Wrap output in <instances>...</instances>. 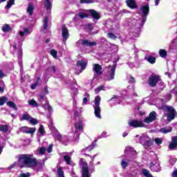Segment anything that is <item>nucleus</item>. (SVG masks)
<instances>
[{
	"instance_id": "obj_26",
	"label": "nucleus",
	"mask_w": 177,
	"mask_h": 177,
	"mask_svg": "<svg viewBox=\"0 0 177 177\" xmlns=\"http://www.w3.org/2000/svg\"><path fill=\"white\" fill-rule=\"evenodd\" d=\"M145 59H147V62L149 63H151V64H154V63H156V57L151 55H147Z\"/></svg>"
},
{
	"instance_id": "obj_57",
	"label": "nucleus",
	"mask_w": 177,
	"mask_h": 177,
	"mask_svg": "<svg viewBox=\"0 0 177 177\" xmlns=\"http://www.w3.org/2000/svg\"><path fill=\"white\" fill-rule=\"evenodd\" d=\"M39 133H41V135H44L45 133V131H44V126L43 125H40V127L39 128Z\"/></svg>"
},
{
	"instance_id": "obj_13",
	"label": "nucleus",
	"mask_w": 177,
	"mask_h": 177,
	"mask_svg": "<svg viewBox=\"0 0 177 177\" xmlns=\"http://www.w3.org/2000/svg\"><path fill=\"white\" fill-rule=\"evenodd\" d=\"M21 132H23L24 133H34L37 131V129L35 128H30L27 127H22L20 128Z\"/></svg>"
},
{
	"instance_id": "obj_3",
	"label": "nucleus",
	"mask_w": 177,
	"mask_h": 177,
	"mask_svg": "<svg viewBox=\"0 0 177 177\" xmlns=\"http://www.w3.org/2000/svg\"><path fill=\"white\" fill-rule=\"evenodd\" d=\"M78 108L76 109V110L74 112V116L73 118L75 121V131H77V132H80L82 131L84 129V124H82V118H81V113L78 112Z\"/></svg>"
},
{
	"instance_id": "obj_5",
	"label": "nucleus",
	"mask_w": 177,
	"mask_h": 177,
	"mask_svg": "<svg viewBox=\"0 0 177 177\" xmlns=\"http://www.w3.org/2000/svg\"><path fill=\"white\" fill-rule=\"evenodd\" d=\"M158 109L160 110H167L169 112L167 115L168 120H174L175 119V109L172 106H168L167 105H157Z\"/></svg>"
},
{
	"instance_id": "obj_15",
	"label": "nucleus",
	"mask_w": 177,
	"mask_h": 177,
	"mask_svg": "<svg viewBox=\"0 0 177 177\" xmlns=\"http://www.w3.org/2000/svg\"><path fill=\"white\" fill-rule=\"evenodd\" d=\"M86 64H88V62L84 59L77 62V66L79 68L80 67V73H82V71L86 68Z\"/></svg>"
},
{
	"instance_id": "obj_43",
	"label": "nucleus",
	"mask_w": 177,
	"mask_h": 177,
	"mask_svg": "<svg viewBox=\"0 0 177 177\" xmlns=\"http://www.w3.org/2000/svg\"><path fill=\"white\" fill-rule=\"evenodd\" d=\"M14 3H15V0H9L6 6V8L10 9V8H12V5H14Z\"/></svg>"
},
{
	"instance_id": "obj_14",
	"label": "nucleus",
	"mask_w": 177,
	"mask_h": 177,
	"mask_svg": "<svg viewBox=\"0 0 177 177\" xmlns=\"http://www.w3.org/2000/svg\"><path fill=\"white\" fill-rule=\"evenodd\" d=\"M102 66H100L99 64H95L93 66V71L97 75H102Z\"/></svg>"
},
{
	"instance_id": "obj_36",
	"label": "nucleus",
	"mask_w": 177,
	"mask_h": 177,
	"mask_svg": "<svg viewBox=\"0 0 177 177\" xmlns=\"http://www.w3.org/2000/svg\"><path fill=\"white\" fill-rule=\"evenodd\" d=\"M7 106H8L9 107H12L13 109H15V110H17V106L15 102L12 101L7 102Z\"/></svg>"
},
{
	"instance_id": "obj_64",
	"label": "nucleus",
	"mask_w": 177,
	"mask_h": 177,
	"mask_svg": "<svg viewBox=\"0 0 177 177\" xmlns=\"http://www.w3.org/2000/svg\"><path fill=\"white\" fill-rule=\"evenodd\" d=\"M16 167V162H14L11 165L9 166L8 169H12V168H15Z\"/></svg>"
},
{
	"instance_id": "obj_32",
	"label": "nucleus",
	"mask_w": 177,
	"mask_h": 177,
	"mask_svg": "<svg viewBox=\"0 0 177 177\" xmlns=\"http://www.w3.org/2000/svg\"><path fill=\"white\" fill-rule=\"evenodd\" d=\"M64 160L66 161L68 165H71V156L70 155H66L64 156Z\"/></svg>"
},
{
	"instance_id": "obj_19",
	"label": "nucleus",
	"mask_w": 177,
	"mask_h": 177,
	"mask_svg": "<svg viewBox=\"0 0 177 177\" xmlns=\"http://www.w3.org/2000/svg\"><path fill=\"white\" fill-rule=\"evenodd\" d=\"M82 45H84L85 46H96L97 44L95 41H91L84 39L82 41Z\"/></svg>"
},
{
	"instance_id": "obj_11",
	"label": "nucleus",
	"mask_w": 177,
	"mask_h": 177,
	"mask_svg": "<svg viewBox=\"0 0 177 177\" xmlns=\"http://www.w3.org/2000/svg\"><path fill=\"white\" fill-rule=\"evenodd\" d=\"M62 35L63 38V42L66 44V41L70 38V33L68 32V29L66 25L62 26Z\"/></svg>"
},
{
	"instance_id": "obj_60",
	"label": "nucleus",
	"mask_w": 177,
	"mask_h": 177,
	"mask_svg": "<svg viewBox=\"0 0 177 177\" xmlns=\"http://www.w3.org/2000/svg\"><path fill=\"white\" fill-rule=\"evenodd\" d=\"M19 177H30V173H22L19 174Z\"/></svg>"
},
{
	"instance_id": "obj_31",
	"label": "nucleus",
	"mask_w": 177,
	"mask_h": 177,
	"mask_svg": "<svg viewBox=\"0 0 177 177\" xmlns=\"http://www.w3.org/2000/svg\"><path fill=\"white\" fill-rule=\"evenodd\" d=\"M110 100L114 102V104H120L121 103V97L114 95Z\"/></svg>"
},
{
	"instance_id": "obj_46",
	"label": "nucleus",
	"mask_w": 177,
	"mask_h": 177,
	"mask_svg": "<svg viewBox=\"0 0 177 177\" xmlns=\"http://www.w3.org/2000/svg\"><path fill=\"white\" fill-rule=\"evenodd\" d=\"M30 106H32L33 107H37L38 106V104L35 101V100L32 99L28 102Z\"/></svg>"
},
{
	"instance_id": "obj_52",
	"label": "nucleus",
	"mask_w": 177,
	"mask_h": 177,
	"mask_svg": "<svg viewBox=\"0 0 177 177\" xmlns=\"http://www.w3.org/2000/svg\"><path fill=\"white\" fill-rule=\"evenodd\" d=\"M73 138H74L75 140L80 139V132L78 131H75Z\"/></svg>"
},
{
	"instance_id": "obj_10",
	"label": "nucleus",
	"mask_w": 177,
	"mask_h": 177,
	"mask_svg": "<svg viewBox=\"0 0 177 177\" xmlns=\"http://www.w3.org/2000/svg\"><path fill=\"white\" fill-rule=\"evenodd\" d=\"M156 120H157V113H156V111H152L149 113V117H147L144 120V122H145V124H150L151 122H153Z\"/></svg>"
},
{
	"instance_id": "obj_12",
	"label": "nucleus",
	"mask_w": 177,
	"mask_h": 177,
	"mask_svg": "<svg viewBox=\"0 0 177 177\" xmlns=\"http://www.w3.org/2000/svg\"><path fill=\"white\" fill-rule=\"evenodd\" d=\"M129 127H132L133 128H139L143 127L145 124L143 122L138 120H129Z\"/></svg>"
},
{
	"instance_id": "obj_18",
	"label": "nucleus",
	"mask_w": 177,
	"mask_h": 177,
	"mask_svg": "<svg viewBox=\"0 0 177 177\" xmlns=\"http://www.w3.org/2000/svg\"><path fill=\"white\" fill-rule=\"evenodd\" d=\"M127 5L130 8V9H136L138 8V5H136V2L135 0H127Z\"/></svg>"
},
{
	"instance_id": "obj_17",
	"label": "nucleus",
	"mask_w": 177,
	"mask_h": 177,
	"mask_svg": "<svg viewBox=\"0 0 177 177\" xmlns=\"http://www.w3.org/2000/svg\"><path fill=\"white\" fill-rule=\"evenodd\" d=\"M177 147V136L173 137L171 142L169 145L170 150H175Z\"/></svg>"
},
{
	"instance_id": "obj_20",
	"label": "nucleus",
	"mask_w": 177,
	"mask_h": 177,
	"mask_svg": "<svg viewBox=\"0 0 177 177\" xmlns=\"http://www.w3.org/2000/svg\"><path fill=\"white\" fill-rule=\"evenodd\" d=\"M150 169L153 171V172H160V170L161 169V167L158 163H156V165L151 164Z\"/></svg>"
},
{
	"instance_id": "obj_63",
	"label": "nucleus",
	"mask_w": 177,
	"mask_h": 177,
	"mask_svg": "<svg viewBox=\"0 0 177 177\" xmlns=\"http://www.w3.org/2000/svg\"><path fill=\"white\" fill-rule=\"evenodd\" d=\"M4 77H6V75L3 73V71L0 69V78H4Z\"/></svg>"
},
{
	"instance_id": "obj_22",
	"label": "nucleus",
	"mask_w": 177,
	"mask_h": 177,
	"mask_svg": "<svg viewBox=\"0 0 177 177\" xmlns=\"http://www.w3.org/2000/svg\"><path fill=\"white\" fill-rule=\"evenodd\" d=\"M90 13L92 17H93V19H95V20H99V19H100V15L99 14V12H96V10H90Z\"/></svg>"
},
{
	"instance_id": "obj_2",
	"label": "nucleus",
	"mask_w": 177,
	"mask_h": 177,
	"mask_svg": "<svg viewBox=\"0 0 177 177\" xmlns=\"http://www.w3.org/2000/svg\"><path fill=\"white\" fill-rule=\"evenodd\" d=\"M18 162L21 167L23 168L24 167H26V168H35V167H38V160L34 157L32 154H20L18 156Z\"/></svg>"
},
{
	"instance_id": "obj_29",
	"label": "nucleus",
	"mask_w": 177,
	"mask_h": 177,
	"mask_svg": "<svg viewBox=\"0 0 177 177\" xmlns=\"http://www.w3.org/2000/svg\"><path fill=\"white\" fill-rule=\"evenodd\" d=\"M1 30L3 32H9V31H12V28H10L8 24H6L2 27Z\"/></svg>"
},
{
	"instance_id": "obj_25",
	"label": "nucleus",
	"mask_w": 177,
	"mask_h": 177,
	"mask_svg": "<svg viewBox=\"0 0 177 177\" xmlns=\"http://www.w3.org/2000/svg\"><path fill=\"white\" fill-rule=\"evenodd\" d=\"M20 121H30L31 120V115L28 113H24L21 118H19Z\"/></svg>"
},
{
	"instance_id": "obj_44",
	"label": "nucleus",
	"mask_w": 177,
	"mask_h": 177,
	"mask_svg": "<svg viewBox=\"0 0 177 177\" xmlns=\"http://www.w3.org/2000/svg\"><path fill=\"white\" fill-rule=\"evenodd\" d=\"M50 55L54 57V59H57V51H56L55 49H52L50 51Z\"/></svg>"
},
{
	"instance_id": "obj_9",
	"label": "nucleus",
	"mask_w": 177,
	"mask_h": 177,
	"mask_svg": "<svg viewBox=\"0 0 177 177\" xmlns=\"http://www.w3.org/2000/svg\"><path fill=\"white\" fill-rule=\"evenodd\" d=\"M160 76L158 75H151L148 81V84L149 86L154 87L156 85H157V82H159L160 81Z\"/></svg>"
},
{
	"instance_id": "obj_58",
	"label": "nucleus",
	"mask_w": 177,
	"mask_h": 177,
	"mask_svg": "<svg viewBox=\"0 0 177 177\" xmlns=\"http://www.w3.org/2000/svg\"><path fill=\"white\" fill-rule=\"evenodd\" d=\"M111 48L114 49L115 52H118V46H117L115 44H111Z\"/></svg>"
},
{
	"instance_id": "obj_50",
	"label": "nucleus",
	"mask_w": 177,
	"mask_h": 177,
	"mask_svg": "<svg viewBox=\"0 0 177 177\" xmlns=\"http://www.w3.org/2000/svg\"><path fill=\"white\" fill-rule=\"evenodd\" d=\"M95 0H80V3H93Z\"/></svg>"
},
{
	"instance_id": "obj_40",
	"label": "nucleus",
	"mask_w": 177,
	"mask_h": 177,
	"mask_svg": "<svg viewBox=\"0 0 177 177\" xmlns=\"http://www.w3.org/2000/svg\"><path fill=\"white\" fill-rule=\"evenodd\" d=\"M44 5L47 10H49L52 8V3L50 0H45Z\"/></svg>"
},
{
	"instance_id": "obj_6",
	"label": "nucleus",
	"mask_w": 177,
	"mask_h": 177,
	"mask_svg": "<svg viewBox=\"0 0 177 177\" xmlns=\"http://www.w3.org/2000/svg\"><path fill=\"white\" fill-rule=\"evenodd\" d=\"M139 142L144 146L145 149H149L150 146H153L151 139L146 135H142L140 137Z\"/></svg>"
},
{
	"instance_id": "obj_48",
	"label": "nucleus",
	"mask_w": 177,
	"mask_h": 177,
	"mask_svg": "<svg viewBox=\"0 0 177 177\" xmlns=\"http://www.w3.org/2000/svg\"><path fill=\"white\" fill-rule=\"evenodd\" d=\"M0 131H1V132H8V126L1 125L0 126Z\"/></svg>"
},
{
	"instance_id": "obj_34",
	"label": "nucleus",
	"mask_w": 177,
	"mask_h": 177,
	"mask_svg": "<svg viewBox=\"0 0 177 177\" xmlns=\"http://www.w3.org/2000/svg\"><path fill=\"white\" fill-rule=\"evenodd\" d=\"M38 100L40 102V103H44L45 100H46V97L45 96L44 94H39L38 95Z\"/></svg>"
},
{
	"instance_id": "obj_61",
	"label": "nucleus",
	"mask_w": 177,
	"mask_h": 177,
	"mask_svg": "<svg viewBox=\"0 0 177 177\" xmlns=\"http://www.w3.org/2000/svg\"><path fill=\"white\" fill-rule=\"evenodd\" d=\"M52 149H53V145H50L47 148L48 153H52Z\"/></svg>"
},
{
	"instance_id": "obj_8",
	"label": "nucleus",
	"mask_w": 177,
	"mask_h": 177,
	"mask_svg": "<svg viewBox=\"0 0 177 177\" xmlns=\"http://www.w3.org/2000/svg\"><path fill=\"white\" fill-rule=\"evenodd\" d=\"M117 68V64H113L112 66L109 65L108 66V72L107 77L108 81H111V80H114V75H115V68Z\"/></svg>"
},
{
	"instance_id": "obj_1",
	"label": "nucleus",
	"mask_w": 177,
	"mask_h": 177,
	"mask_svg": "<svg viewBox=\"0 0 177 177\" xmlns=\"http://www.w3.org/2000/svg\"><path fill=\"white\" fill-rule=\"evenodd\" d=\"M140 10L142 13V19L136 20L133 19L132 20V30H134L132 31V34L135 38H138V37H139L140 28L143 27L145 23H146V20H147V16L149 15V12L150 11V8L149 7V5L142 6L140 8Z\"/></svg>"
},
{
	"instance_id": "obj_45",
	"label": "nucleus",
	"mask_w": 177,
	"mask_h": 177,
	"mask_svg": "<svg viewBox=\"0 0 177 177\" xmlns=\"http://www.w3.org/2000/svg\"><path fill=\"white\" fill-rule=\"evenodd\" d=\"M159 55L161 57H167V51L165 50H160Z\"/></svg>"
},
{
	"instance_id": "obj_24",
	"label": "nucleus",
	"mask_w": 177,
	"mask_h": 177,
	"mask_svg": "<svg viewBox=\"0 0 177 177\" xmlns=\"http://www.w3.org/2000/svg\"><path fill=\"white\" fill-rule=\"evenodd\" d=\"M96 142H97V140H95L91 145L84 149L83 151H91V150H93L95 147H96Z\"/></svg>"
},
{
	"instance_id": "obj_59",
	"label": "nucleus",
	"mask_w": 177,
	"mask_h": 177,
	"mask_svg": "<svg viewBox=\"0 0 177 177\" xmlns=\"http://www.w3.org/2000/svg\"><path fill=\"white\" fill-rule=\"evenodd\" d=\"M106 135H107V132H105V131L102 132L101 136H98V139H102V138H106L107 136Z\"/></svg>"
},
{
	"instance_id": "obj_49",
	"label": "nucleus",
	"mask_w": 177,
	"mask_h": 177,
	"mask_svg": "<svg viewBox=\"0 0 177 177\" xmlns=\"http://www.w3.org/2000/svg\"><path fill=\"white\" fill-rule=\"evenodd\" d=\"M155 142L156 143V145H158V146H160V145L162 143V138H156Z\"/></svg>"
},
{
	"instance_id": "obj_30",
	"label": "nucleus",
	"mask_w": 177,
	"mask_h": 177,
	"mask_svg": "<svg viewBox=\"0 0 177 177\" xmlns=\"http://www.w3.org/2000/svg\"><path fill=\"white\" fill-rule=\"evenodd\" d=\"M26 12L30 16H32V13L34 12V6H32V4H29Z\"/></svg>"
},
{
	"instance_id": "obj_4",
	"label": "nucleus",
	"mask_w": 177,
	"mask_h": 177,
	"mask_svg": "<svg viewBox=\"0 0 177 177\" xmlns=\"http://www.w3.org/2000/svg\"><path fill=\"white\" fill-rule=\"evenodd\" d=\"M102 100V98L100 96L97 95L95 97L94 100V105H93V109H94V114L97 118H99L101 120L102 118V115L100 113H102V109L100 108V102Z\"/></svg>"
},
{
	"instance_id": "obj_23",
	"label": "nucleus",
	"mask_w": 177,
	"mask_h": 177,
	"mask_svg": "<svg viewBox=\"0 0 177 177\" xmlns=\"http://www.w3.org/2000/svg\"><path fill=\"white\" fill-rule=\"evenodd\" d=\"M169 49L174 52V50H177V38L174 39L169 46Z\"/></svg>"
},
{
	"instance_id": "obj_39",
	"label": "nucleus",
	"mask_w": 177,
	"mask_h": 177,
	"mask_svg": "<svg viewBox=\"0 0 177 177\" xmlns=\"http://www.w3.org/2000/svg\"><path fill=\"white\" fill-rule=\"evenodd\" d=\"M40 81H41V77H37L35 83L33 84H31V86H30L31 89H35V88H37V86Z\"/></svg>"
},
{
	"instance_id": "obj_21",
	"label": "nucleus",
	"mask_w": 177,
	"mask_h": 177,
	"mask_svg": "<svg viewBox=\"0 0 177 177\" xmlns=\"http://www.w3.org/2000/svg\"><path fill=\"white\" fill-rule=\"evenodd\" d=\"M23 30L24 31H19V35L21 38H23L26 34H31V32H32V30L28 28H24Z\"/></svg>"
},
{
	"instance_id": "obj_38",
	"label": "nucleus",
	"mask_w": 177,
	"mask_h": 177,
	"mask_svg": "<svg viewBox=\"0 0 177 177\" xmlns=\"http://www.w3.org/2000/svg\"><path fill=\"white\" fill-rule=\"evenodd\" d=\"M8 102V97L5 96H2L0 97V106H3L5 103Z\"/></svg>"
},
{
	"instance_id": "obj_35",
	"label": "nucleus",
	"mask_w": 177,
	"mask_h": 177,
	"mask_svg": "<svg viewBox=\"0 0 177 177\" xmlns=\"http://www.w3.org/2000/svg\"><path fill=\"white\" fill-rule=\"evenodd\" d=\"M48 22H49V19L48 18V17H46L43 20L44 30H46V28H48Z\"/></svg>"
},
{
	"instance_id": "obj_56",
	"label": "nucleus",
	"mask_w": 177,
	"mask_h": 177,
	"mask_svg": "<svg viewBox=\"0 0 177 177\" xmlns=\"http://www.w3.org/2000/svg\"><path fill=\"white\" fill-rule=\"evenodd\" d=\"M85 156H86H86H88V157H91V164L92 165V164H93V161H95V157H96V154L95 155H94V156H89V155H88V154H85Z\"/></svg>"
},
{
	"instance_id": "obj_16",
	"label": "nucleus",
	"mask_w": 177,
	"mask_h": 177,
	"mask_svg": "<svg viewBox=\"0 0 177 177\" xmlns=\"http://www.w3.org/2000/svg\"><path fill=\"white\" fill-rule=\"evenodd\" d=\"M53 138L56 140H58L59 142H62L65 146H67V144L64 142L63 140H62V135H60V133H59V131L55 130V133L53 134Z\"/></svg>"
},
{
	"instance_id": "obj_28",
	"label": "nucleus",
	"mask_w": 177,
	"mask_h": 177,
	"mask_svg": "<svg viewBox=\"0 0 177 177\" xmlns=\"http://www.w3.org/2000/svg\"><path fill=\"white\" fill-rule=\"evenodd\" d=\"M42 106L44 107V109H45V110H48L49 113H51V111H53L52 106L49 105V102L48 101H46L45 104H42Z\"/></svg>"
},
{
	"instance_id": "obj_27",
	"label": "nucleus",
	"mask_w": 177,
	"mask_h": 177,
	"mask_svg": "<svg viewBox=\"0 0 177 177\" xmlns=\"http://www.w3.org/2000/svg\"><path fill=\"white\" fill-rule=\"evenodd\" d=\"M160 132H161V133H169V132H172V127H163L160 129Z\"/></svg>"
},
{
	"instance_id": "obj_47",
	"label": "nucleus",
	"mask_w": 177,
	"mask_h": 177,
	"mask_svg": "<svg viewBox=\"0 0 177 177\" xmlns=\"http://www.w3.org/2000/svg\"><path fill=\"white\" fill-rule=\"evenodd\" d=\"M108 38H110L111 39H116L117 36L113 32H109L107 34Z\"/></svg>"
},
{
	"instance_id": "obj_55",
	"label": "nucleus",
	"mask_w": 177,
	"mask_h": 177,
	"mask_svg": "<svg viewBox=\"0 0 177 177\" xmlns=\"http://www.w3.org/2000/svg\"><path fill=\"white\" fill-rule=\"evenodd\" d=\"M100 91H104V86H100L95 89V92H97V93H99Z\"/></svg>"
},
{
	"instance_id": "obj_42",
	"label": "nucleus",
	"mask_w": 177,
	"mask_h": 177,
	"mask_svg": "<svg viewBox=\"0 0 177 177\" xmlns=\"http://www.w3.org/2000/svg\"><path fill=\"white\" fill-rule=\"evenodd\" d=\"M30 124L32 125H37L38 124V120L35 118H33L32 117L30 118V120H29Z\"/></svg>"
},
{
	"instance_id": "obj_53",
	"label": "nucleus",
	"mask_w": 177,
	"mask_h": 177,
	"mask_svg": "<svg viewBox=\"0 0 177 177\" xmlns=\"http://www.w3.org/2000/svg\"><path fill=\"white\" fill-rule=\"evenodd\" d=\"M79 17H80V19H85V17H88V15L85 12H80Z\"/></svg>"
},
{
	"instance_id": "obj_7",
	"label": "nucleus",
	"mask_w": 177,
	"mask_h": 177,
	"mask_svg": "<svg viewBox=\"0 0 177 177\" xmlns=\"http://www.w3.org/2000/svg\"><path fill=\"white\" fill-rule=\"evenodd\" d=\"M80 165H82V177H91L89 176V169H88V163L85 162L84 158L80 160Z\"/></svg>"
},
{
	"instance_id": "obj_37",
	"label": "nucleus",
	"mask_w": 177,
	"mask_h": 177,
	"mask_svg": "<svg viewBox=\"0 0 177 177\" xmlns=\"http://www.w3.org/2000/svg\"><path fill=\"white\" fill-rule=\"evenodd\" d=\"M124 153H135L136 151L135 149L131 147H127L124 150Z\"/></svg>"
},
{
	"instance_id": "obj_51",
	"label": "nucleus",
	"mask_w": 177,
	"mask_h": 177,
	"mask_svg": "<svg viewBox=\"0 0 177 177\" xmlns=\"http://www.w3.org/2000/svg\"><path fill=\"white\" fill-rule=\"evenodd\" d=\"M121 167H122V168H123V169H125V168L128 167V162L124 160H122Z\"/></svg>"
},
{
	"instance_id": "obj_41",
	"label": "nucleus",
	"mask_w": 177,
	"mask_h": 177,
	"mask_svg": "<svg viewBox=\"0 0 177 177\" xmlns=\"http://www.w3.org/2000/svg\"><path fill=\"white\" fill-rule=\"evenodd\" d=\"M57 174L59 177H64V171H63V169H62V167L58 168Z\"/></svg>"
},
{
	"instance_id": "obj_54",
	"label": "nucleus",
	"mask_w": 177,
	"mask_h": 177,
	"mask_svg": "<svg viewBox=\"0 0 177 177\" xmlns=\"http://www.w3.org/2000/svg\"><path fill=\"white\" fill-rule=\"evenodd\" d=\"M45 151H46V149L42 147L39 149V154H45Z\"/></svg>"
},
{
	"instance_id": "obj_33",
	"label": "nucleus",
	"mask_w": 177,
	"mask_h": 177,
	"mask_svg": "<svg viewBox=\"0 0 177 177\" xmlns=\"http://www.w3.org/2000/svg\"><path fill=\"white\" fill-rule=\"evenodd\" d=\"M142 174L144 175V176H146V177H153L151 174H150V171L146 169H142Z\"/></svg>"
},
{
	"instance_id": "obj_62",
	"label": "nucleus",
	"mask_w": 177,
	"mask_h": 177,
	"mask_svg": "<svg viewBox=\"0 0 177 177\" xmlns=\"http://www.w3.org/2000/svg\"><path fill=\"white\" fill-rule=\"evenodd\" d=\"M129 84H135V78L133 77H130L129 79Z\"/></svg>"
}]
</instances>
